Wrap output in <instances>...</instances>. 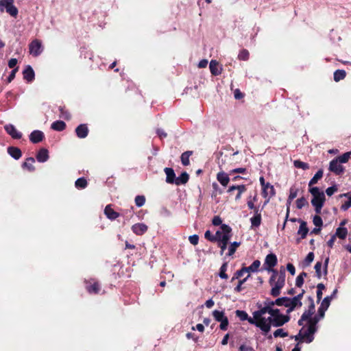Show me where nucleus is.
I'll return each mask as SVG.
<instances>
[{
  "label": "nucleus",
  "instance_id": "nucleus-1",
  "mask_svg": "<svg viewBox=\"0 0 351 351\" xmlns=\"http://www.w3.org/2000/svg\"><path fill=\"white\" fill-rule=\"evenodd\" d=\"M289 319V316L282 315L279 309L265 304L264 307L253 313V317L250 319L249 323L259 328L266 335L270 331L271 326H281Z\"/></svg>",
  "mask_w": 351,
  "mask_h": 351
},
{
  "label": "nucleus",
  "instance_id": "nucleus-2",
  "mask_svg": "<svg viewBox=\"0 0 351 351\" xmlns=\"http://www.w3.org/2000/svg\"><path fill=\"white\" fill-rule=\"evenodd\" d=\"M308 309L302 314L298 324L302 326L299 334L295 337L296 341L311 343L314 339V334L317 331V324L324 317L326 308L320 306L318 308V314L313 316L315 312V304L312 298H308Z\"/></svg>",
  "mask_w": 351,
  "mask_h": 351
},
{
  "label": "nucleus",
  "instance_id": "nucleus-3",
  "mask_svg": "<svg viewBox=\"0 0 351 351\" xmlns=\"http://www.w3.org/2000/svg\"><path fill=\"white\" fill-rule=\"evenodd\" d=\"M269 283L271 287V295L274 297L278 296L285 284V270L284 269H280V271L272 270Z\"/></svg>",
  "mask_w": 351,
  "mask_h": 351
},
{
  "label": "nucleus",
  "instance_id": "nucleus-4",
  "mask_svg": "<svg viewBox=\"0 0 351 351\" xmlns=\"http://www.w3.org/2000/svg\"><path fill=\"white\" fill-rule=\"evenodd\" d=\"M231 228L226 224H222L219 229L216 232V241L221 249V254H223L226 249L227 244L232 237Z\"/></svg>",
  "mask_w": 351,
  "mask_h": 351
},
{
  "label": "nucleus",
  "instance_id": "nucleus-5",
  "mask_svg": "<svg viewBox=\"0 0 351 351\" xmlns=\"http://www.w3.org/2000/svg\"><path fill=\"white\" fill-rule=\"evenodd\" d=\"M309 192L313 195L311 204L315 207L316 213L319 214L325 202V195L318 187L310 188Z\"/></svg>",
  "mask_w": 351,
  "mask_h": 351
},
{
  "label": "nucleus",
  "instance_id": "nucleus-6",
  "mask_svg": "<svg viewBox=\"0 0 351 351\" xmlns=\"http://www.w3.org/2000/svg\"><path fill=\"white\" fill-rule=\"evenodd\" d=\"M304 291L301 293H299L297 296L293 297V298H289L287 297V305H286V307L288 308L287 309V313H289L290 312L293 311L295 308H298L302 306V302L301 299L302 298V295L304 294Z\"/></svg>",
  "mask_w": 351,
  "mask_h": 351
},
{
  "label": "nucleus",
  "instance_id": "nucleus-7",
  "mask_svg": "<svg viewBox=\"0 0 351 351\" xmlns=\"http://www.w3.org/2000/svg\"><path fill=\"white\" fill-rule=\"evenodd\" d=\"M0 10L5 11L12 16H16L18 14V9L14 5V0H1L0 1Z\"/></svg>",
  "mask_w": 351,
  "mask_h": 351
},
{
  "label": "nucleus",
  "instance_id": "nucleus-8",
  "mask_svg": "<svg viewBox=\"0 0 351 351\" xmlns=\"http://www.w3.org/2000/svg\"><path fill=\"white\" fill-rule=\"evenodd\" d=\"M275 193L276 192L274 186L269 182H267V184L262 187V195L265 199L263 207L269 203L270 199L275 195Z\"/></svg>",
  "mask_w": 351,
  "mask_h": 351
},
{
  "label": "nucleus",
  "instance_id": "nucleus-9",
  "mask_svg": "<svg viewBox=\"0 0 351 351\" xmlns=\"http://www.w3.org/2000/svg\"><path fill=\"white\" fill-rule=\"evenodd\" d=\"M29 53L33 56H39L43 51L42 43L38 40H34L29 45Z\"/></svg>",
  "mask_w": 351,
  "mask_h": 351
},
{
  "label": "nucleus",
  "instance_id": "nucleus-10",
  "mask_svg": "<svg viewBox=\"0 0 351 351\" xmlns=\"http://www.w3.org/2000/svg\"><path fill=\"white\" fill-rule=\"evenodd\" d=\"M277 264V257L274 254H268L264 262V267L265 269L268 271H271L274 270L273 267Z\"/></svg>",
  "mask_w": 351,
  "mask_h": 351
},
{
  "label": "nucleus",
  "instance_id": "nucleus-11",
  "mask_svg": "<svg viewBox=\"0 0 351 351\" xmlns=\"http://www.w3.org/2000/svg\"><path fill=\"white\" fill-rule=\"evenodd\" d=\"M328 169L330 171L333 172L337 175H340L344 171V167L342 166L341 163L337 160V158L330 161Z\"/></svg>",
  "mask_w": 351,
  "mask_h": 351
},
{
  "label": "nucleus",
  "instance_id": "nucleus-12",
  "mask_svg": "<svg viewBox=\"0 0 351 351\" xmlns=\"http://www.w3.org/2000/svg\"><path fill=\"white\" fill-rule=\"evenodd\" d=\"M329 262V258H326L324 261V265L323 268V271H322V263L321 262H317L315 265V269L316 274L319 278H320L323 275H326L327 274V267Z\"/></svg>",
  "mask_w": 351,
  "mask_h": 351
},
{
  "label": "nucleus",
  "instance_id": "nucleus-13",
  "mask_svg": "<svg viewBox=\"0 0 351 351\" xmlns=\"http://www.w3.org/2000/svg\"><path fill=\"white\" fill-rule=\"evenodd\" d=\"M5 131L13 138L15 139H20L22 136V134L19 132L16 128L12 124H8L5 125Z\"/></svg>",
  "mask_w": 351,
  "mask_h": 351
},
{
  "label": "nucleus",
  "instance_id": "nucleus-14",
  "mask_svg": "<svg viewBox=\"0 0 351 351\" xmlns=\"http://www.w3.org/2000/svg\"><path fill=\"white\" fill-rule=\"evenodd\" d=\"M148 227L143 223H135L132 226V232L136 235H142L147 232Z\"/></svg>",
  "mask_w": 351,
  "mask_h": 351
},
{
  "label": "nucleus",
  "instance_id": "nucleus-15",
  "mask_svg": "<svg viewBox=\"0 0 351 351\" xmlns=\"http://www.w3.org/2000/svg\"><path fill=\"white\" fill-rule=\"evenodd\" d=\"M44 138V134L40 130H34L29 135V139L33 143H38Z\"/></svg>",
  "mask_w": 351,
  "mask_h": 351
},
{
  "label": "nucleus",
  "instance_id": "nucleus-16",
  "mask_svg": "<svg viewBox=\"0 0 351 351\" xmlns=\"http://www.w3.org/2000/svg\"><path fill=\"white\" fill-rule=\"evenodd\" d=\"M77 136L80 138H84L87 136L88 130L85 124H81L75 129Z\"/></svg>",
  "mask_w": 351,
  "mask_h": 351
},
{
  "label": "nucleus",
  "instance_id": "nucleus-17",
  "mask_svg": "<svg viewBox=\"0 0 351 351\" xmlns=\"http://www.w3.org/2000/svg\"><path fill=\"white\" fill-rule=\"evenodd\" d=\"M252 227H258L261 223V214L259 209H256L254 215L250 219Z\"/></svg>",
  "mask_w": 351,
  "mask_h": 351
},
{
  "label": "nucleus",
  "instance_id": "nucleus-18",
  "mask_svg": "<svg viewBox=\"0 0 351 351\" xmlns=\"http://www.w3.org/2000/svg\"><path fill=\"white\" fill-rule=\"evenodd\" d=\"M34 71L30 66H27L23 71V78L28 82H32L34 79Z\"/></svg>",
  "mask_w": 351,
  "mask_h": 351
},
{
  "label": "nucleus",
  "instance_id": "nucleus-19",
  "mask_svg": "<svg viewBox=\"0 0 351 351\" xmlns=\"http://www.w3.org/2000/svg\"><path fill=\"white\" fill-rule=\"evenodd\" d=\"M48 150L44 148L40 149L36 155L37 160L40 162H45L48 160Z\"/></svg>",
  "mask_w": 351,
  "mask_h": 351
},
{
  "label": "nucleus",
  "instance_id": "nucleus-20",
  "mask_svg": "<svg viewBox=\"0 0 351 351\" xmlns=\"http://www.w3.org/2000/svg\"><path fill=\"white\" fill-rule=\"evenodd\" d=\"M164 171L167 176L166 182L170 184L175 183L176 174L173 169L171 168L166 167Z\"/></svg>",
  "mask_w": 351,
  "mask_h": 351
},
{
  "label": "nucleus",
  "instance_id": "nucleus-21",
  "mask_svg": "<svg viewBox=\"0 0 351 351\" xmlns=\"http://www.w3.org/2000/svg\"><path fill=\"white\" fill-rule=\"evenodd\" d=\"M104 213L107 217L111 220L115 219L119 216V214L115 212L110 205L106 206Z\"/></svg>",
  "mask_w": 351,
  "mask_h": 351
},
{
  "label": "nucleus",
  "instance_id": "nucleus-22",
  "mask_svg": "<svg viewBox=\"0 0 351 351\" xmlns=\"http://www.w3.org/2000/svg\"><path fill=\"white\" fill-rule=\"evenodd\" d=\"M210 70L213 75H218L221 72V69L219 66L218 62L216 60H211L210 62Z\"/></svg>",
  "mask_w": 351,
  "mask_h": 351
},
{
  "label": "nucleus",
  "instance_id": "nucleus-23",
  "mask_svg": "<svg viewBox=\"0 0 351 351\" xmlns=\"http://www.w3.org/2000/svg\"><path fill=\"white\" fill-rule=\"evenodd\" d=\"M217 179L220 182V184L223 186H226L230 181V178L224 172L218 173L217 176Z\"/></svg>",
  "mask_w": 351,
  "mask_h": 351
},
{
  "label": "nucleus",
  "instance_id": "nucleus-24",
  "mask_svg": "<svg viewBox=\"0 0 351 351\" xmlns=\"http://www.w3.org/2000/svg\"><path fill=\"white\" fill-rule=\"evenodd\" d=\"M8 154L14 159H19L21 156V152L20 149L15 147H10L8 148Z\"/></svg>",
  "mask_w": 351,
  "mask_h": 351
},
{
  "label": "nucleus",
  "instance_id": "nucleus-25",
  "mask_svg": "<svg viewBox=\"0 0 351 351\" xmlns=\"http://www.w3.org/2000/svg\"><path fill=\"white\" fill-rule=\"evenodd\" d=\"M308 232V229L307 228L306 223L304 221H302L300 223V226L299 228V230L298 231V234L301 236L302 239H304L306 237Z\"/></svg>",
  "mask_w": 351,
  "mask_h": 351
},
{
  "label": "nucleus",
  "instance_id": "nucleus-26",
  "mask_svg": "<svg viewBox=\"0 0 351 351\" xmlns=\"http://www.w3.org/2000/svg\"><path fill=\"white\" fill-rule=\"evenodd\" d=\"M189 175L186 172H183L179 177H178L175 180V184L176 185L184 184L189 180Z\"/></svg>",
  "mask_w": 351,
  "mask_h": 351
},
{
  "label": "nucleus",
  "instance_id": "nucleus-27",
  "mask_svg": "<svg viewBox=\"0 0 351 351\" xmlns=\"http://www.w3.org/2000/svg\"><path fill=\"white\" fill-rule=\"evenodd\" d=\"M286 300H287V297H282V298L276 299L274 302H269L267 303H265V304L269 305L271 307H273V306L274 304H276L278 306H285L286 307V305H287V303H286L287 302Z\"/></svg>",
  "mask_w": 351,
  "mask_h": 351
},
{
  "label": "nucleus",
  "instance_id": "nucleus-28",
  "mask_svg": "<svg viewBox=\"0 0 351 351\" xmlns=\"http://www.w3.org/2000/svg\"><path fill=\"white\" fill-rule=\"evenodd\" d=\"M260 265H261V262L258 260H256L252 263L251 265H250L249 267H245V270H246L247 273L256 272L258 271Z\"/></svg>",
  "mask_w": 351,
  "mask_h": 351
},
{
  "label": "nucleus",
  "instance_id": "nucleus-29",
  "mask_svg": "<svg viewBox=\"0 0 351 351\" xmlns=\"http://www.w3.org/2000/svg\"><path fill=\"white\" fill-rule=\"evenodd\" d=\"M257 201V194L255 193L254 196H249L247 198V206L250 209L256 210V209H258L255 206L254 202Z\"/></svg>",
  "mask_w": 351,
  "mask_h": 351
},
{
  "label": "nucleus",
  "instance_id": "nucleus-30",
  "mask_svg": "<svg viewBox=\"0 0 351 351\" xmlns=\"http://www.w3.org/2000/svg\"><path fill=\"white\" fill-rule=\"evenodd\" d=\"M348 234V230L344 227H339L336 230V232L334 235H336V237H339L341 239H343L346 237Z\"/></svg>",
  "mask_w": 351,
  "mask_h": 351
},
{
  "label": "nucleus",
  "instance_id": "nucleus-31",
  "mask_svg": "<svg viewBox=\"0 0 351 351\" xmlns=\"http://www.w3.org/2000/svg\"><path fill=\"white\" fill-rule=\"evenodd\" d=\"M65 127L66 124L62 121H56L51 124V128L56 131H62Z\"/></svg>",
  "mask_w": 351,
  "mask_h": 351
},
{
  "label": "nucleus",
  "instance_id": "nucleus-32",
  "mask_svg": "<svg viewBox=\"0 0 351 351\" xmlns=\"http://www.w3.org/2000/svg\"><path fill=\"white\" fill-rule=\"evenodd\" d=\"M235 314H236L237 317H238L240 319V320H241V321L247 320V322H249L250 319H252V317H249L247 313L244 311L237 310L235 311Z\"/></svg>",
  "mask_w": 351,
  "mask_h": 351
},
{
  "label": "nucleus",
  "instance_id": "nucleus-33",
  "mask_svg": "<svg viewBox=\"0 0 351 351\" xmlns=\"http://www.w3.org/2000/svg\"><path fill=\"white\" fill-rule=\"evenodd\" d=\"M346 73L344 70H337L334 73V80L339 82L345 78Z\"/></svg>",
  "mask_w": 351,
  "mask_h": 351
},
{
  "label": "nucleus",
  "instance_id": "nucleus-34",
  "mask_svg": "<svg viewBox=\"0 0 351 351\" xmlns=\"http://www.w3.org/2000/svg\"><path fill=\"white\" fill-rule=\"evenodd\" d=\"M192 154V152L187 151L184 152L181 156V161L183 165L187 166L189 165V157Z\"/></svg>",
  "mask_w": 351,
  "mask_h": 351
},
{
  "label": "nucleus",
  "instance_id": "nucleus-35",
  "mask_svg": "<svg viewBox=\"0 0 351 351\" xmlns=\"http://www.w3.org/2000/svg\"><path fill=\"white\" fill-rule=\"evenodd\" d=\"M341 196H344L348 197V200L346 202L343 204L341 205V208L343 210H348L350 207H351V193H347L341 195Z\"/></svg>",
  "mask_w": 351,
  "mask_h": 351
},
{
  "label": "nucleus",
  "instance_id": "nucleus-36",
  "mask_svg": "<svg viewBox=\"0 0 351 351\" xmlns=\"http://www.w3.org/2000/svg\"><path fill=\"white\" fill-rule=\"evenodd\" d=\"M323 176V171L322 169L319 170L315 176L311 178L309 182V186L313 185L317 182V181L321 179Z\"/></svg>",
  "mask_w": 351,
  "mask_h": 351
},
{
  "label": "nucleus",
  "instance_id": "nucleus-37",
  "mask_svg": "<svg viewBox=\"0 0 351 351\" xmlns=\"http://www.w3.org/2000/svg\"><path fill=\"white\" fill-rule=\"evenodd\" d=\"M213 317L215 319V320L219 322H221L223 319V318L226 317V316L225 315V314L223 311H217V310H215L213 312Z\"/></svg>",
  "mask_w": 351,
  "mask_h": 351
},
{
  "label": "nucleus",
  "instance_id": "nucleus-38",
  "mask_svg": "<svg viewBox=\"0 0 351 351\" xmlns=\"http://www.w3.org/2000/svg\"><path fill=\"white\" fill-rule=\"evenodd\" d=\"M35 160L33 158H29L23 163V167H26L29 171H32L34 170V163Z\"/></svg>",
  "mask_w": 351,
  "mask_h": 351
},
{
  "label": "nucleus",
  "instance_id": "nucleus-39",
  "mask_svg": "<svg viewBox=\"0 0 351 351\" xmlns=\"http://www.w3.org/2000/svg\"><path fill=\"white\" fill-rule=\"evenodd\" d=\"M240 245V243L239 242H233V243H231L229 247H228V256H232V254H234V253L235 252V251L237 250V247Z\"/></svg>",
  "mask_w": 351,
  "mask_h": 351
},
{
  "label": "nucleus",
  "instance_id": "nucleus-40",
  "mask_svg": "<svg viewBox=\"0 0 351 351\" xmlns=\"http://www.w3.org/2000/svg\"><path fill=\"white\" fill-rule=\"evenodd\" d=\"M293 165L296 168L302 169L304 170L309 168V165L307 163L298 160H294Z\"/></svg>",
  "mask_w": 351,
  "mask_h": 351
},
{
  "label": "nucleus",
  "instance_id": "nucleus-41",
  "mask_svg": "<svg viewBox=\"0 0 351 351\" xmlns=\"http://www.w3.org/2000/svg\"><path fill=\"white\" fill-rule=\"evenodd\" d=\"M237 190L238 191V193L236 195L235 200L238 201L241 199L242 193L246 191V187L243 184L237 185Z\"/></svg>",
  "mask_w": 351,
  "mask_h": 351
},
{
  "label": "nucleus",
  "instance_id": "nucleus-42",
  "mask_svg": "<svg viewBox=\"0 0 351 351\" xmlns=\"http://www.w3.org/2000/svg\"><path fill=\"white\" fill-rule=\"evenodd\" d=\"M350 156H351V152H346V153L343 154V155H341L336 158L342 164V163L347 162L348 161Z\"/></svg>",
  "mask_w": 351,
  "mask_h": 351
},
{
  "label": "nucleus",
  "instance_id": "nucleus-43",
  "mask_svg": "<svg viewBox=\"0 0 351 351\" xmlns=\"http://www.w3.org/2000/svg\"><path fill=\"white\" fill-rule=\"evenodd\" d=\"M86 289L89 293H97L99 291V286L97 282H94L92 285L87 286Z\"/></svg>",
  "mask_w": 351,
  "mask_h": 351
},
{
  "label": "nucleus",
  "instance_id": "nucleus-44",
  "mask_svg": "<svg viewBox=\"0 0 351 351\" xmlns=\"http://www.w3.org/2000/svg\"><path fill=\"white\" fill-rule=\"evenodd\" d=\"M274 337H286L288 336V333L284 330L282 328H278L274 332Z\"/></svg>",
  "mask_w": 351,
  "mask_h": 351
},
{
  "label": "nucleus",
  "instance_id": "nucleus-45",
  "mask_svg": "<svg viewBox=\"0 0 351 351\" xmlns=\"http://www.w3.org/2000/svg\"><path fill=\"white\" fill-rule=\"evenodd\" d=\"M87 185L86 180L83 178H78L75 181V186L77 188L84 189Z\"/></svg>",
  "mask_w": 351,
  "mask_h": 351
},
{
  "label": "nucleus",
  "instance_id": "nucleus-46",
  "mask_svg": "<svg viewBox=\"0 0 351 351\" xmlns=\"http://www.w3.org/2000/svg\"><path fill=\"white\" fill-rule=\"evenodd\" d=\"M145 202V198L143 195H138L135 197V203L138 207H141Z\"/></svg>",
  "mask_w": 351,
  "mask_h": 351
},
{
  "label": "nucleus",
  "instance_id": "nucleus-47",
  "mask_svg": "<svg viewBox=\"0 0 351 351\" xmlns=\"http://www.w3.org/2000/svg\"><path fill=\"white\" fill-rule=\"evenodd\" d=\"M226 270H227V264L224 263L222 265V266L220 268V272H219L220 278H221L223 279L228 278V275L226 274Z\"/></svg>",
  "mask_w": 351,
  "mask_h": 351
},
{
  "label": "nucleus",
  "instance_id": "nucleus-48",
  "mask_svg": "<svg viewBox=\"0 0 351 351\" xmlns=\"http://www.w3.org/2000/svg\"><path fill=\"white\" fill-rule=\"evenodd\" d=\"M238 58L239 60H247L249 58L248 51H247L245 49L241 51L238 55Z\"/></svg>",
  "mask_w": 351,
  "mask_h": 351
},
{
  "label": "nucleus",
  "instance_id": "nucleus-49",
  "mask_svg": "<svg viewBox=\"0 0 351 351\" xmlns=\"http://www.w3.org/2000/svg\"><path fill=\"white\" fill-rule=\"evenodd\" d=\"M306 204L307 202L304 197L299 198L296 200V206L298 209L302 208Z\"/></svg>",
  "mask_w": 351,
  "mask_h": 351
},
{
  "label": "nucleus",
  "instance_id": "nucleus-50",
  "mask_svg": "<svg viewBox=\"0 0 351 351\" xmlns=\"http://www.w3.org/2000/svg\"><path fill=\"white\" fill-rule=\"evenodd\" d=\"M204 237L206 239H208L210 241H216V234L213 235L210 230L206 231Z\"/></svg>",
  "mask_w": 351,
  "mask_h": 351
},
{
  "label": "nucleus",
  "instance_id": "nucleus-51",
  "mask_svg": "<svg viewBox=\"0 0 351 351\" xmlns=\"http://www.w3.org/2000/svg\"><path fill=\"white\" fill-rule=\"evenodd\" d=\"M313 221L314 225L318 228H321L323 224L322 219L319 215H315L313 217Z\"/></svg>",
  "mask_w": 351,
  "mask_h": 351
},
{
  "label": "nucleus",
  "instance_id": "nucleus-52",
  "mask_svg": "<svg viewBox=\"0 0 351 351\" xmlns=\"http://www.w3.org/2000/svg\"><path fill=\"white\" fill-rule=\"evenodd\" d=\"M313 259H314V254H313V252H309L307 254V256H306V258L304 260V264L306 265H309L313 262Z\"/></svg>",
  "mask_w": 351,
  "mask_h": 351
},
{
  "label": "nucleus",
  "instance_id": "nucleus-53",
  "mask_svg": "<svg viewBox=\"0 0 351 351\" xmlns=\"http://www.w3.org/2000/svg\"><path fill=\"white\" fill-rule=\"evenodd\" d=\"M332 300V297H326L322 302V304L320 306H323L324 308L328 309V308L330 306V301Z\"/></svg>",
  "mask_w": 351,
  "mask_h": 351
},
{
  "label": "nucleus",
  "instance_id": "nucleus-54",
  "mask_svg": "<svg viewBox=\"0 0 351 351\" xmlns=\"http://www.w3.org/2000/svg\"><path fill=\"white\" fill-rule=\"evenodd\" d=\"M244 273H247V271H246V270H245V267H243L241 269L238 270L235 273L234 277H232V280H234V279H238V278H241V276H243Z\"/></svg>",
  "mask_w": 351,
  "mask_h": 351
},
{
  "label": "nucleus",
  "instance_id": "nucleus-55",
  "mask_svg": "<svg viewBox=\"0 0 351 351\" xmlns=\"http://www.w3.org/2000/svg\"><path fill=\"white\" fill-rule=\"evenodd\" d=\"M298 190L295 188L291 187L289 191V197L290 200H293L297 197Z\"/></svg>",
  "mask_w": 351,
  "mask_h": 351
},
{
  "label": "nucleus",
  "instance_id": "nucleus-56",
  "mask_svg": "<svg viewBox=\"0 0 351 351\" xmlns=\"http://www.w3.org/2000/svg\"><path fill=\"white\" fill-rule=\"evenodd\" d=\"M228 326V319L226 317V318H223V319L220 322V329L222 330H226Z\"/></svg>",
  "mask_w": 351,
  "mask_h": 351
},
{
  "label": "nucleus",
  "instance_id": "nucleus-57",
  "mask_svg": "<svg viewBox=\"0 0 351 351\" xmlns=\"http://www.w3.org/2000/svg\"><path fill=\"white\" fill-rule=\"evenodd\" d=\"M250 276V274L247 275V276L243 279V280H241L239 281V284L238 285L235 287L234 290L237 292H239L241 291L242 289V285L247 280V279Z\"/></svg>",
  "mask_w": 351,
  "mask_h": 351
},
{
  "label": "nucleus",
  "instance_id": "nucleus-58",
  "mask_svg": "<svg viewBox=\"0 0 351 351\" xmlns=\"http://www.w3.org/2000/svg\"><path fill=\"white\" fill-rule=\"evenodd\" d=\"M190 243L194 245H197L199 241V237L196 234H193L189 237Z\"/></svg>",
  "mask_w": 351,
  "mask_h": 351
},
{
  "label": "nucleus",
  "instance_id": "nucleus-59",
  "mask_svg": "<svg viewBox=\"0 0 351 351\" xmlns=\"http://www.w3.org/2000/svg\"><path fill=\"white\" fill-rule=\"evenodd\" d=\"M337 191V189L335 186H330V187H328L326 191V194L328 195V196H331L332 195H333L336 191Z\"/></svg>",
  "mask_w": 351,
  "mask_h": 351
},
{
  "label": "nucleus",
  "instance_id": "nucleus-60",
  "mask_svg": "<svg viewBox=\"0 0 351 351\" xmlns=\"http://www.w3.org/2000/svg\"><path fill=\"white\" fill-rule=\"evenodd\" d=\"M17 70H18V68H15L11 71L10 74L9 75V76L8 77V83L11 82L14 79Z\"/></svg>",
  "mask_w": 351,
  "mask_h": 351
},
{
  "label": "nucleus",
  "instance_id": "nucleus-61",
  "mask_svg": "<svg viewBox=\"0 0 351 351\" xmlns=\"http://www.w3.org/2000/svg\"><path fill=\"white\" fill-rule=\"evenodd\" d=\"M287 269L288 270V271L291 274V275H295V267L291 264V263H288L287 265Z\"/></svg>",
  "mask_w": 351,
  "mask_h": 351
},
{
  "label": "nucleus",
  "instance_id": "nucleus-62",
  "mask_svg": "<svg viewBox=\"0 0 351 351\" xmlns=\"http://www.w3.org/2000/svg\"><path fill=\"white\" fill-rule=\"evenodd\" d=\"M221 223H222V220L219 216H215L213 219V224L214 226H219V225L221 224Z\"/></svg>",
  "mask_w": 351,
  "mask_h": 351
},
{
  "label": "nucleus",
  "instance_id": "nucleus-63",
  "mask_svg": "<svg viewBox=\"0 0 351 351\" xmlns=\"http://www.w3.org/2000/svg\"><path fill=\"white\" fill-rule=\"evenodd\" d=\"M234 96L235 99H240L243 97V95L239 89H236L234 92Z\"/></svg>",
  "mask_w": 351,
  "mask_h": 351
},
{
  "label": "nucleus",
  "instance_id": "nucleus-64",
  "mask_svg": "<svg viewBox=\"0 0 351 351\" xmlns=\"http://www.w3.org/2000/svg\"><path fill=\"white\" fill-rule=\"evenodd\" d=\"M304 283V280L303 278H302V276H298L296 278V280H295V285L298 287H300Z\"/></svg>",
  "mask_w": 351,
  "mask_h": 351
}]
</instances>
